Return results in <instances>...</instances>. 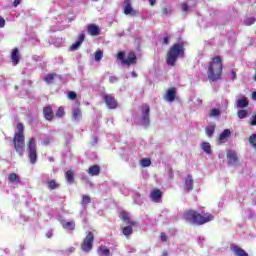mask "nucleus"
Masks as SVG:
<instances>
[{
	"label": "nucleus",
	"instance_id": "nucleus-1",
	"mask_svg": "<svg viewBox=\"0 0 256 256\" xmlns=\"http://www.w3.org/2000/svg\"><path fill=\"white\" fill-rule=\"evenodd\" d=\"M207 75L209 81L212 83L221 81L223 77V60L221 59V56H215L211 59L208 64Z\"/></svg>",
	"mask_w": 256,
	"mask_h": 256
},
{
	"label": "nucleus",
	"instance_id": "nucleus-2",
	"mask_svg": "<svg viewBox=\"0 0 256 256\" xmlns=\"http://www.w3.org/2000/svg\"><path fill=\"white\" fill-rule=\"evenodd\" d=\"M183 218L188 223H192V225H205V223H209L210 221H213V219H215L212 214L206 213L204 215H201L195 210L185 211Z\"/></svg>",
	"mask_w": 256,
	"mask_h": 256
},
{
	"label": "nucleus",
	"instance_id": "nucleus-3",
	"mask_svg": "<svg viewBox=\"0 0 256 256\" xmlns=\"http://www.w3.org/2000/svg\"><path fill=\"white\" fill-rule=\"evenodd\" d=\"M179 57H185V45L183 42L173 44L167 54H166V63L169 67H175Z\"/></svg>",
	"mask_w": 256,
	"mask_h": 256
},
{
	"label": "nucleus",
	"instance_id": "nucleus-4",
	"mask_svg": "<svg viewBox=\"0 0 256 256\" xmlns=\"http://www.w3.org/2000/svg\"><path fill=\"white\" fill-rule=\"evenodd\" d=\"M18 132L14 134L13 145L20 157L25 155V125L22 122L16 126Z\"/></svg>",
	"mask_w": 256,
	"mask_h": 256
},
{
	"label": "nucleus",
	"instance_id": "nucleus-5",
	"mask_svg": "<svg viewBox=\"0 0 256 256\" xmlns=\"http://www.w3.org/2000/svg\"><path fill=\"white\" fill-rule=\"evenodd\" d=\"M27 152H28V159L31 165H35L37 163V140L35 138H30L27 141Z\"/></svg>",
	"mask_w": 256,
	"mask_h": 256
},
{
	"label": "nucleus",
	"instance_id": "nucleus-6",
	"mask_svg": "<svg viewBox=\"0 0 256 256\" xmlns=\"http://www.w3.org/2000/svg\"><path fill=\"white\" fill-rule=\"evenodd\" d=\"M93 241H95V235L93 232H88L81 244V249L84 253H89L93 249Z\"/></svg>",
	"mask_w": 256,
	"mask_h": 256
},
{
	"label": "nucleus",
	"instance_id": "nucleus-7",
	"mask_svg": "<svg viewBox=\"0 0 256 256\" xmlns=\"http://www.w3.org/2000/svg\"><path fill=\"white\" fill-rule=\"evenodd\" d=\"M141 113H142V125L144 127H149L151 124V120L149 118V115L151 113V108L149 107V104H142L140 106Z\"/></svg>",
	"mask_w": 256,
	"mask_h": 256
},
{
	"label": "nucleus",
	"instance_id": "nucleus-8",
	"mask_svg": "<svg viewBox=\"0 0 256 256\" xmlns=\"http://www.w3.org/2000/svg\"><path fill=\"white\" fill-rule=\"evenodd\" d=\"M149 197L153 203H161V199H163V191L158 188H154L150 192Z\"/></svg>",
	"mask_w": 256,
	"mask_h": 256
},
{
	"label": "nucleus",
	"instance_id": "nucleus-9",
	"mask_svg": "<svg viewBox=\"0 0 256 256\" xmlns=\"http://www.w3.org/2000/svg\"><path fill=\"white\" fill-rule=\"evenodd\" d=\"M104 102L109 109H117V99H115V97H113L111 94H106L104 96Z\"/></svg>",
	"mask_w": 256,
	"mask_h": 256
},
{
	"label": "nucleus",
	"instance_id": "nucleus-10",
	"mask_svg": "<svg viewBox=\"0 0 256 256\" xmlns=\"http://www.w3.org/2000/svg\"><path fill=\"white\" fill-rule=\"evenodd\" d=\"M126 223L128 226L122 228V233L125 235V237H129L130 235H133V227L137 225V222L134 220H129Z\"/></svg>",
	"mask_w": 256,
	"mask_h": 256
},
{
	"label": "nucleus",
	"instance_id": "nucleus-11",
	"mask_svg": "<svg viewBox=\"0 0 256 256\" xmlns=\"http://www.w3.org/2000/svg\"><path fill=\"white\" fill-rule=\"evenodd\" d=\"M124 15H131V17L137 15V11L131 6V0H124Z\"/></svg>",
	"mask_w": 256,
	"mask_h": 256
},
{
	"label": "nucleus",
	"instance_id": "nucleus-12",
	"mask_svg": "<svg viewBox=\"0 0 256 256\" xmlns=\"http://www.w3.org/2000/svg\"><path fill=\"white\" fill-rule=\"evenodd\" d=\"M175 97H177V88L172 87L166 91L164 99H165V101H168L169 103H173V101H175Z\"/></svg>",
	"mask_w": 256,
	"mask_h": 256
},
{
	"label": "nucleus",
	"instance_id": "nucleus-13",
	"mask_svg": "<svg viewBox=\"0 0 256 256\" xmlns=\"http://www.w3.org/2000/svg\"><path fill=\"white\" fill-rule=\"evenodd\" d=\"M194 183L195 180H193V176L191 174H188L184 179V190L187 191V193H189V191H193Z\"/></svg>",
	"mask_w": 256,
	"mask_h": 256
},
{
	"label": "nucleus",
	"instance_id": "nucleus-14",
	"mask_svg": "<svg viewBox=\"0 0 256 256\" xmlns=\"http://www.w3.org/2000/svg\"><path fill=\"white\" fill-rule=\"evenodd\" d=\"M42 113L46 121H51L52 119H55V112H53V107L51 106H45L42 110Z\"/></svg>",
	"mask_w": 256,
	"mask_h": 256
},
{
	"label": "nucleus",
	"instance_id": "nucleus-15",
	"mask_svg": "<svg viewBox=\"0 0 256 256\" xmlns=\"http://www.w3.org/2000/svg\"><path fill=\"white\" fill-rule=\"evenodd\" d=\"M137 63V55L135 53L130 52L127 55V58L123 60V65H127V67L131 65H135Z\"/></svg>",
	"mask_w": 256,
	"mask_h": 256
},
{
	"label": "nucleus",
	"instance_id": "nucleus-16",
	"mask_svg": "<svg viewBox=\"0 0 256 256\" xmlns=\"http://www.w3.org/2000/svg\"><path fill=\"white\" fill-rule=\"evenodd\" d=\"M231 137V130L225 129L220 135L217 140L218 145H223V143H227V139Z\"/></svg>",
	"mask_w": 256,
	"mask_h": 256
},
{
	"label": "nucleus",
	"instance_id": "nucleus-17",
	"mask_svg": "<svg viewBox=\"0 0 256 256\" xmlns=\"http://www.w3.org/2000/svg\"><path fill=\"white\" fill-rule=\"evenodd\" d=\"M11 61H12V65H14V67L16 65H19V61H21V55L19 54V49L18 48H14L11 52Z\"/></svg>",
	"mask_w": 256,
	"mask_h": 256
},
{
	"label": "nucleus",
	"instance_id": "nucleus-18",
	"mask_svg": "<svg viewBox=\"0 0 256 256\" xmlns=\"http://www.w3.org/2000/svg\"><path fill=\"white\" fill-rule=\"evenodd\" d=\"M87 31L92 37H97V35H101V30L99 29V26L95 24H89L87 26Z\"/></svg>",
	"mask_w": 256,
	"mask_h": 256
},
{
	"label": "nucleus",
	"instance_id": "nucleus-19",
	"mask_svg": "<svg viewBox=\"0 0 256 256\" xmlns=\"http://www.w3.org/2000/svg\"><path fill=\"white\" fill-rule=\"evenodd\" d=\"M87 173L90 175V177H97L101 173V167L99 165H92L88 168Z\"/></svg>",
	"mask_w": 256,
	"mask_h": 256
},
{
	"label": "nucleus",
	"instance_id": "nucleus-20",
	"mask_svg": "<svg viewBox=\"0 0 256 256\" xmlns=\"http://www.w3.org/2000/svg\"><path fill=\"white\" fill-rule=\"evenodd\" d=\"M226 157H227L228 163H230L231 165L239 161V158L237 157V153L233 150L228 151Z\"/></svg>",
	"mask_w": 256,
	"mask_h": 256
},
{
	"label": "nucleus",
	"instance_id": "nucleus-21",
	"mask_svg": "<svg viewBox=\"0 0 256 256\" xmlns=\"http://www.w3.org/2000/svg\"><path fill=\"white\" fill-rule=\"evenodd\" d=\"M61 225L63 229H65L66 231H75V227H76L75 221L62 220Z\"/></svg>",
	"mask_w": 256,
	"mask_h": 256
},
{
	"label": "nucleus",
	"instance_id": "nucleus-22",
	"mask_svg": "<svg viewBox=\"0 0 256 256\" xmlns=\"http://www.w3.org/2000/svg\"><path fill=\"white\" fill-rule=\"evenodd\" d=\"M232 253L235 256H249V254L243 248L237 245L232 247Z\"/></svg>",
	"mask_w": 256,
	"mask_h": 256
},
{
	"label": "nucleus",
	"instance_id": "nucleus-23",
	"mask_svg": "<svg viewBox=\"0 0 256 256\" xmlns=\"http://www.w3.org/2000/svg\"><path fill=\"white\" fill-rule=\"evenodd\" d=\"M237 107L239 109H245V107H249V100L247 99V97H242L238 99Z\"/></svg>",
	"mask_w": 256,
	"mask_h": 256
},
{
	"label": "nucleus",
	"instance_id": "nucleus-24",
	"mask_svg": "<svg viewBox=\"0 0 256 256\" xmlns=\"http://www.w3.org/2000/svg\"><path fill=\"white\" fill-rule=\"evenodd\" d=\"M65 179L70 185L75 184V174L71 170L66 171Z\"/></svg>",
	"mask_w": 256,
	"mask_h": 256
},
{
	"label": "nucleus",
	"instance_id": "nucleus-25",
	"mask_svg": "<svg viewBox=\"0 0 256 256\" xmlns=\"http://www.w3.org/2000/svg\"><path fill=\"white\" fill-rule=\"evenodd\" d=\"M201 149L206 153V155H211L213 150L211 149V144L209 142H202Z\"/></svg>",
	"mask_w": 256,
	"mask_h": 256
},
{
	"label": "nucleus",
	"instance_id": "nucleus-26",
	"mask_svg": "<svg viewBox=\"0 0 256 256\" xmlns=\"http://www.w3.org/2000/svg\"><path fill=\"white\" fill-rule=\"evenodd\" d=\"M8 181L9 183H21V177H19V175L16 173H10L8 175Z\"/></svg>",
	"mask_w": 256,
	"mask_h": 256
},
{
	"label": "nucleus",
	"instance_id": "nucleus-27",
	"mask_svg": "<svg viewBox=\"0 0 256 256\" xmlns=\"http://www.w3.org/2000/svg\"><path fill=\"white\" fill-rule=\"evenodd\" d=\"M47 187L49 191H53L55 189H59V183H57L55 180H48Z\"/></svg>",
	"mask_w": 256,
	"mask_h": 256
},
{
	"label": "nucleus",
	"instance_id": "nucleus-28",
	"mask_svg": "<svg viewBox=\"0 0 256 256\" xmlns=\"http://www.w3.org/2000/svg\"><path fill=\"white\" fill-rule=\"evenodd\" d=\"M55 117L58 119H63V117H65V108L59 107L55 113Z\"/></svg>",
	"mask_w": 256,
	"mask_h": 256
},
{
	"label": "nucleus",
	"instance_id": "nucleus-29",
	"mask_svg": "<svg viewBox=\"0 0 256 256\" xmlns=\"http://www.w3.org/2000/svg\"><path fill=\"white\" fill-rule=\"evenodd\" d=\"M205 131H206V135L207 137H213V134L215 133V126L212 125V126H207L205 128Z\"/></svg>",
	"mask_w": 256,
	"mask_h": 256
},
{
	"label": "nucleus",
	"instance_id": "nucleus-30",
	"mask_svg": "<svg viewBox=\"0 0 256 256\" xmlns=\"http://www.w3.org/2000/svg\"><path fill=\"white\" fill-rule=\"evenodd\" d=\"M55 77H57V74L55 73L47 74V76L44 78V81L48 84L53 83V79H55Z\"/></svg>",
	"mask_w": 256,
	"mask_h": 256
},
{
	"label": "nucleus",
	"instance_id": "nucleus-31",
	"mask_svg": "<svg viewBox=\"0 0 256 256\" xmlns=\"http://www.w3.org/2000/svg\"><path fill=\"white\" fill-rule=\"evenodd\" d=\"M141 167H151V159L149 158H142L140 160Z\"/></svg>",
	"mask_w": 256,
	"mask_h": 256
},
{
	"label": "nucleus",
	"instance_id": "nucleus-32",
	"mask_svg": "<svg viewBox=\"0 0 256 256\" xmlns=\"http://www.w3.org/2000/svg\"><path fill=\"white\" fill-rule=\"evenodd\" d=\"M99 251L102 255L104 256H109L111 255V251L109 250V248H107L106 246H100L99 247Z\"/></svg>",
	"mask_w": 256,
	"mask_h": 256
},
{
	"label": "nucleus",
	"instance_id": "nucleus-33",
	"mask_svg": "<svg viewBox=\"0 0 256 256\" xmlns=\"http://www.w3.org/2000/svg\"><path fill=\"white\" fill-rule=\"evenodd\" d=\"M237 115L239 119H245L249 115V112L247 110H238Z\"/></svg>",
	"mask_w": 256,
	"mask_h": 256
},
{
	"label": "nucleus",
	"instance_id": "nucleus-34",
	"mask_svg": "<svg viewBox=\"0 0 256 256\" xmlns=\"http://www.w3.org/2000/svg\"><path fill=\"white\" fill-rule=\"evenodd\" d=\"M91 203V197L89 195H82L81 205H89Z\"/></svg>",
	"mask_w": 256,
	"mask_h": 256
},
{
	"label": "nucleus",
	"instance_id": "nucleus-35",
	"mask_svg": "<svg viewBox=\"0 0 256 256\" xmlns=\"http://www.w3.org/2000/svg\"><path fill=\"white\" fill-rule=\"evenodd\" d=\"M102 59H103V51L97 50V51L95 52V61H96L97 63H99V61H101Z\"/></svg>",
	"mask_w": 256,
	"mask_h": 256
},
{
	"label": "nucleus",
	"instance_id": "nucleus-36",
	"mask_svg": "<svg viewBox=\"0 0 256 256\" xmlns=\"http://www.w3.org/2000/svg\"><path fill=\"white\" fill-rule=\"evenodd\" d=\"M72 117H73V119H80V117H81V109L76 108L75 110H73Z\"/></svg>",
	"mask_w": 256,
	"mask_h": 256
},
{
	"label": "nucleus",
	"instance_id": "nucleus-37",
	"mask_svg": "<svg viewBox=\"0 0 256 256\" xmlns=\"http://www.w3.org/2000/svg\"><path fill=\"white\" fill-rule=\"evenodd\" d=\"M255 21H256V18H255V17H250V18H247V19L244 21V24L249 27V26H251V25H255Z\"/></svg>",
	"mask_w": 256,
	"mask_h": 256
},
{
	"label": "nucleus",
	"instance_id": "nucleus-38",
	"mask_svg": "<svg viewBox=\"0 0 256 256\" xmlns=\"http://www.w3.org/2000/svg\"><path fill=\"white\" fill-rule=\"evenodd\" d=\"M248 141L250 145H252V147H256V134L250 135V137L248 138Z\"/></svg>",
	"mask_w": 256,
	"mask_h": 256
},
{
	"label": "nucleus",
	"instance_id": "nucleus-39",
	"mask_svg": "<svg viewBox=\"0 0 256 256\" xmlns=\"http://www.w3.org/2000/svg\"><path fill=\"white\" fill-rule=\"evenodd\" d=\"M121 219L122 221H131L130 218H129V213H127L126 211H122L121 212Z\"/></svg>",
	"mask_w": 256,
	"mask_h": 256
},
{
	"label": "nucleus",
	"instance_id": "nucleus-40",
	"mask_svg": "<svg viewBox=\"0 0 256 256\" xmlns=\"http://www.w3.org/2000/svg\"><path fill=\"white\" fill-rule=\"evenodd\" d=\"M68 99L75 101V99H77V93H75V91L68 92Z\"/></svg>",
	"mask_w": 256,
	"mask_h": 256
},
{
	"label": "nucleus",
	"instance_id": "nucleus-41",
	"mask_svg": "<svg viewBox=\"0 0 256 256\" xmlns=\"http://www.w3.org/2000/svg\"><path fill=\"white\" fill-rule=\"evenodd\" d=\"M161 13H162V15H171L172 10H171V8L164 7V8H162Z\"/></svg>",
	"mask_w": 256,
	"mask_h": 256
},
{
	"label": "nucleus",
	"instance_id": "nucleus-42",
	"mask_svg": "<svg viewBox=\"0 0 256 256\" xmlns=\"http://www.w3.org/2000/svg\"><path fill=\"white\" fill-rule=\"evenodd\" d=\"M117 59H119V61H121L123 65V61H125V52H118Z\"/></svg>",
	"mask_w": 256,
	"mask_h": 256
},
{
	"label": "nucleus",
	"instance_id": "nucleus-43",
	"mask_svg": "<svg viewBox=\"0 0 256 256\" xmlns=\"http://www.w3.org/2000/svg\"><path fill=\"white\" fill-rule=\"evenodd\" d=\"M220 114L221 113L219 112V109H217V108H214V109L211 110V116L212 117H219Z\"/></svg>",
	"mask_w": 256,
	"mask_h": 256
},
{
	"label": "nucleus",
	"instance_id": "nucleus-44",
	"mask_svg": "<svg viewBox=\"0 0 256 256\" xmlns=\"http://www.w3.org/2000/svg\"><path fill=\"white\" fill-rule=\"evenodd\" d=\"M79 47H81L80 42L76 41L74 44H72L71 49L72 51H77V49H79Z\"/></svg>",
	"mask_w": 256,
	"mask_h": 256
},
{
	"label": "nucleus",
	"instance_id": "nucleus-45",
	"mask_svg": "<svg viewBox=\"0 0 256 256\" xmlns=\"http://www.w3.org/2000/svg\"><path fill=\"white\" fill-rule=\"evenodd\" d=\"M85 41V34L82 33L78 36L77 42L80 43V45Z\"/></svg>",
	"mask_w": 256,
	"mask_h": 256
},
{
	"label": "nucleus",
	"instance_id": "nucleus-46",
	"mask_svg": "<svg viewBox=\"0 0 256 256\" xmlns=\"http://www.w3.org/2000/svg\"><path fill=\"white\" fill-rule=\"evenodd\" d=\"M182 11H183L184 13H188V11H189V5H188L187 3H183V4H182Z\"/></svg>",
	"mask_w": 256,
	"mask_h": 256
},
{
	"label": "nucleus",
	"instance_id": "nucleus-47",
	"mask_svg": "<svg viewBox=\"0 0 256 256\" xmlns=\"http://www.w3.org/2000/svg\"><path fill=\"white\" fill-rule=\"evenodd\" d=\"M250 125H251V127H255L256 126V114H254L252 116V120L250 121Z\"/></svg>",
	"mask_w": 256,
	"mask_h": 256
},
{
	"label": "nucleus",
	"instance_id": "nucleus-48",
	"mask_svg": "<svg viewBox=\"0 0 256 256\" xmlns=\"http://www.w3.org/2000/svg\"><path fill=\"white\" fill-rule=\"evenodd\" d=\"M160 239H161V241L163 242V243H165L166 241H167V234H165V233H161L160 234Z\"/></svg>",
	"mask_w": 256,
	"mask_h": 256
},
{
	"label": "nucleus",
	"instance_id": "nucleus-49",
	"mask_svg": "<svg viewBox=\"0 0 256 256\" xmlns=\"http://www.w3.org/2000/svg\"><path fill=\"white\" fill-rule=\"evenodd\" d=\"M5 27V18L0 16V29H3Z\"/></svg>",
	"mask_w": 256,
	"mask_h": 256
},
{
	"label": "nucleus",
	"instance_id": "nucleus-50",
	"mask_svg": "<svg viewBox=\"0 0 256 256\" xmlns=\"http://www.w3.org/2000/svg\"><path fill=\"white\" fill-rule=\"evenodd\" d=\"M169 43V36H164L162 40V45H167Z\"/></svg>",
	"mask_w": 256,
	"mask_h": 256
},
{
	"label": "nucleus",
	"instance_id": "nucleus-51",
	"mask_svg": "<svg viewBox=\"0 0 256 256\" xmlns=\"http://www.w3.org/2000/svg\"><path fill=\"white\" fill-rule=\"evenodd\" d=\"M231 75H232V81H235V79H237V72H235V70H232Z\"/></svg>",
	"mask_w": 256,
	"mask_h": 256
},
{
	"label": "nucleus",
	"instance_id": "nucleus-52",
	"mask_svg": "<svg viewBox=\"0 0 256 256\" xmlns=\"http://www.w3.org/2000/svg\"><path fill=\"white\" fill-rule=\"evenodd\" d=\"M21 5V0H14L13 7H19Z\"/></svg>",
	"mask_w": 256,
	"mask_h": 256
},
{
	"label": "nucleus",
	"instance_id": "nucleus-53",
	"mask_svg": "<svg viewBox=\"0 0 256 256\" xmlns=\"http://www.w3.org/2000/svg\"><path fill=\"white\" fill-rule=\"evenodd\" d=\"M109 81H110V83H115V82L117 81V77H115V76H110V77H109Z\"/></svg>",
	"mask_w": 256,
	"mask_h": 256
},
{
	"label": "nucleus",
	"instance_id": "nucleus-54",
	"mask_svg": "<svg viewBox=\"0 0 256 256\" xmlns=\"http://www.w3.org/2000/svg\"><path fill=\"white\" fill-rule=\"evenodd\" d=\"M151 7H155V5H157V0H148Z\"/></svg>",
	"mask_w": 256,
	"mask_h": 256
},
{
	"label": "nucleus",
	"instance_id": "nucleus-55",
	"mask_svg": "<svg viewBox=\"0 0 256 256\" xmlns=\"http://www.w3.org/2000/svg\"><path fill=\"white\" fill-rule=\"evenodd\" d=\"M68 253H74V251H75V247H70V248H68Z\"/></svg>",
	"mask_w": 256,
	"mask_h": 256
},
{
	"label": "nucleus",
	"instance_id": "nucleus-56",
	"mask_svg": "<svg viewBox=\"0 0 256 256\" xmlns=\"http://www.w3.org/2000/svg\"><path fill=\"white\" fill-rule=\"evenodd\" d=\"M252 99L253 101H256V91L252 92Z\"/></svg>",
	"mask_w": 256,
	"mask_h": 256
},
{
	"label": "nucleus",
	"instance_id": "nucleus-57",
	"mask_svg": "<svg viewBox=\"0 0 256 256\" xmlns=\"http://www.w3.org/2000/svg\"><path fill=\"white\" fill-rule=\"evenodd\" d=\"M48 161H50V163H53V161H55V158L54 157H48Z\"/></svg>",
	"mask_w": 256,
	"mask_h": 256
},
{
	"label": "nucleus",
	"instance_id": "nucleus-58",
	"mask_svg": "<svg viewBox=\"0 0 256 256\" xmlns=\"http://www.w3.org/2000/svg\"><path fill=\"white\" fill-rule=\"evenodd\" d=\"M162 256H169V253L167 251H163Z\"/></svg>",
	"mask_w": 256,
	"mask_h": 256
},
{
	"label": "nucleus",
	"instance_id": "nucleus-59",
	"mask_svg": "<svg viewBox=\"0 0 256 256\" xmlns=\"http://www.w3.org/2000/svg\"><path fill=\"white\" fill-rule=\"evenodd\" d=\"M131 76H132V77H137V72H132V73H131Z\"/></svg>",
	"mask_w": 256,
	"mask_h": 256
},
{
	"label": "nucleus",
	"instance_id": "nucleus-60",
	"mask_svg": "<svg viewBox=\"0 0 256 256\" xmlns=\"http://www.w3.org/2000/svg\"><path fill=\"white\" fill-rule=\"evenodd\" d=\"M49 143H50L49 139L44 141V145H49Z\"/></svg>",
	"mask_w": 256,
	"mask_h": 256
},
{
	"label": "nucleus",
	"instance_id": "nucleus-61",
	"mask_svg": "<svg viewBox=\"0 0 256 256\" xmlns=\"http://www.w3.org/2000/svg\"><path fill=\"white\" fill-rule=\"evenodd\" d=\"M253 81L256 82V73H255V75H254V77H253Z\"/></svg>",
	"mask_w": 256,
	"mask_h": 256
}]
</instances>
